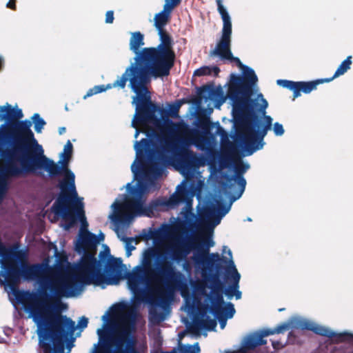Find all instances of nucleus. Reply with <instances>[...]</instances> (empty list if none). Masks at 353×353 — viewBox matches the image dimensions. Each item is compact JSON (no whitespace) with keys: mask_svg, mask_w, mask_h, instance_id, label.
I'll use <instances>...</instances> for the list:
<instances>
[{"mask_svg":"<svg viewBox=\"0 0 353 353\" xmlns=\"http://www.w3.org/2000/svg\"><path fill=\"white\" fill-rule=\"evenodd\" d=\"M214 242L209 241L206 245L204 242H199L194 245V248L197 250L192 257L195 265L202 266L203 278L210 281L212 289L210 299V310L223 308L224 300V283L220 276L223 270V264L228 263V259L221 256L219 253H209V248L213 246Z\"/></svg>","mask_w":353,"mask_h":353,"instance_id":"obj_8","label":"nucleus"},{"mask_svg":"<svg viewBox=\"0 0 353 353\" xmlns=\"http://www.w3.org/2000/svg\"><path fill=\"white\" fill-rule=\"evenodd\" d=\"M272 345L273 348L275 350H281V349H282L283 347H285V345L283 344L279 341H272Z\"/></svg>","mask_w":353,"mask_h":353,"instance_id":"obj_43","label":"nucleus"},{"mask_svg":"<svg viewBox=\"0 0 353 353\" xmlns=\"http://www.w3.org/2000/svg\"><path fill=\"white\" fill-rule=\"evenodd\" d=\"M181 0H165V4L163 8L168 10V11H172V10L180 4Z\"/></svg>","mask_w":353,"mask_h":353,"instance_id":"obj_38","label":"nucleus"},{"mask_svg":"<svg viewBox=\"0 0 353 353\" xmlns=\"http://www.w3.org/2000/svg\"><path fill=\"white\" fill-rule=\"evenodd\" d=\"M59 298L41 292L34 299L30 309L39 339L53 343V353H64V341L76 330L75 322L57 308V304L61 305Z\"/></svg>","mask_w":353,"mask_h":353,"instance_id":"obj_6","label":"nucleus"},{"mask_svg":"<svg viewBox=\"0 0 353 353\" xmlns=\"http://www.w3.org/2000/svg\"><path fill=\"white\" fill-rule=\"evenodd\" d=\"M234 61L242 70L243 75L230 74V82L227 95L232 102L234 117L236 123V135L241 143L243 150L246 155H252L254 152L262 149L265 143L264 137L272 126V118L266 115L268 103L262 94L261 103L258 111L261 114L260 117L254 108L258 105L256 100L250 98L252 88L258 81L255 72L251 68L242 63L238 57L227 58Z\"/></svg>","mask_w":353,"mask_h":353,"instance_id":"obj_1","label":"nucleus"},{"mask_svg":"<svg viewBox=\"0 0 353 353\" xmlns=\"http://www.w3.org/2000/svg\"><path fill=\"white\" fill-rule=\"evenodd\" d=\"M144 45V36L140 32H134L130 39V49L135 54L134 62L131 63L125 70L124 73L119 77L116 85L126 86L129 77L139 76L140 74L152 75V61H143L141 57L143 49L140 48Z\"/></svg>","mask_w":353,"mask_h":353,"instance_id":"obj_14","label":"nucleus"},{"mask_svg":"<svg viewBox=\"0 0 353 353\" xmlns=\"http://www.w3.org/2000/svg\"><path fill=\"white\" fill-rule=\"evenodd\" d=\"M293 326L296 328L307 330L319 336L333 339L336 343H341L353 339V334L348 332L336 333L329 328L319 325L309 320H296Z\"/></svg>","mask_w":353,"mask_h":353,"instance_id":"obj_18","label":"nucleus"},{"mask_svg":"<svg viewBox=\"0 0 353 353\" xmlns=\"http://www.w3.org/2000/svg\"><path fill=\"white\" fill-rule=\"evenodd\" d=\"M139 133H140V130L138 128H137L136 129V132H135V134H134V137L137 138V137L139 134Z\"/></svg>","mask_w":353,"mask_h":353,"instance_id":"obj_51","label":"nucleus"},{"mask_svg":"<svg viewBox=\"0 0 353 353\" xmlns=\"http://www.w3.org/2000/svg\"><path fill=\"white\" fill-rule=\"evenodd\" d=\"M161 353H176V349L173 348L171 351L161 352Z\"/></svg>","mask_w":353,"mask_h":353,"instance_id":"obj_50","label":"nucleus"},{"mask_svg":"<svg viewBox=\"0 0 353 353\" xmlns=\"http://www.w3.org/2000/svg\"><path fill=\"white\" fill-rule=\"evenodd\" d=\"M219 129H221V131H223V129L221 128V127H219Z\"/></svg>","mask_w":353,"mask_h":353,"instance_id":"obj_61","label":"nucleus"},{"mask_svg":"<svg viewBox=\"0 0 353 353\" xmlns=\"http://www.w3.org/2000/svg\"><path fill=\"white\" fill-rule=\"evenodd\" d=\"M23 310H27V307H26V303L23 302Z\"/></svg>","mask_w":353,"mask_h":353,"instance_id":"obj_54","label":"nucleus"},{"mask_svg":"<svg viewBox=\"0 0 353 353\" xmlns=\"http://www.w3.org/2000/svg\"><path fill=\"white\" fill-rule=\"evenodd\" d=\"M228 254L230 259H228V263L225 264L227 265L225 267L223 266V270H225L227 279H230L232 283L225 290L224 293L228 298L231 299L234 296L236 288H239L241 275L232 259V252L230 250H228Z\"/></svg>","mask_w":353,"mask_h":353,"instance_id":"obj_21","label":"nucleus"},{"mask_svg":"<svg viewBox=\"0 0 353 353\" xmlns=\"http://www.w3.org/2000/svg\"><path fill=\"white\" fill-rule=\"evenodd\" d=\"M201 351L199 343L192 345H180L176 353H199Z\"/></svg>","mask_w":353,"mask_h":353,"instance_id":"obj_33","label":"nucleus"},{"mask_svg":"<svg viewBox=\"0 0 353 353\" xmlns=\"http://www.w3.org/2000/svg\"><path fill=\"white\" fill-rule=\"evenodd\" d=\"M99 242L97 235L88 230L80 232L76 250L79 252H84V254L77 268V272L73 276L51 282L49 285L51 292L59 297H70L75 294L79 284L100 285L119 283L123 278L122 261L111 256L108 247L100 252L98 261L95 255Z\"/></svg>","mask_w":353,"mask_h":353,"instance_id":"obj_2","label":"nucleus"},{"mask_svg":"<svg viewBox=\"0 0 353 353\" xmlns=\"http://www.w3.org/2000/svg\"><path fill=\"white\" fill-rule=\"evenodd\" d=\"M273 131L276 136H281L284 134V129L282 124L276 122L273 125Z\"/></svg>","mask_w":353,"mask_h":353,"instance_id":"obj_39","label":"nucleus"},{"mask_svg":"<svg viewBox=\"0 0 353 353\" xmlns=\"http://www.w3.org/2000/svg\"><path fill=\"white\" fill-rule=\"evenodd\" d=\"M226 248H227L226 246L223 247V252H225V250L226 249Z\"/></svg>","mask_w":353,"mask_h":353,"instance_id":"obj_58","label":"nucleus"},{"mask_svg":"<svg viewBox=\"0 0 353 353\" xmlns=\"http://www.w3.org/2000/svg\"><path fill=\"white\" fill-rule=\"evenodd\" d=\"M117 81V79L116 81H114L113 83H112V84L109 83L106 86H105L104 85L94 86L93 88L88 90V91L87 92L85 95H84L83 99H85L88 97H90L94 94L101 93L102 92L105 91L107 89H110L112 88H119L120 89H124L125 88V86L121 87L119 85H116L115 83Z\"/></svg>","mask_w":353,"mask_h":353,"instance_id":"obj_30","label":"nucleus"},{"mask_svg":"<svg viewBox=\"0 0 353 353\" xmlns=\"http://www.w3.org/2000/svg\"><path fill=\"white\" fill-rule=\"evenodd\" d=\"M22 109L0 105V204L10 188L9 179L22 175Z\"/></svg>","mask_w":353,"mask_h":353,"instance_id":"obj_4","label":"nucleus"},{"mask_svg":"<svg viewBox=\"0 0 353 353\" xmlns=\"http://www.w3.org/2000/svg\"><path fill=\"white\" fill-rule=\"evenodd\" d=\"M106 345L105 343L101 344L99 348L95 350L94 353H106Z\"/></svg>","mask_w":353,"mask_h":353,"instance_id":"obj_46","label":"nucleus"},{"mask_svg":"<svg viewBox=\"0 0 353 353\" xmlns=\"http://www.w3.org/2000/svg\"><path fill=\"white\" fill-rule=\"evenodd\" d=\"M52 211L55 215L61 216L65 221L63 228L69 230L79 221L81 223V231L87 228L88 223L84 211V205L81 199L77 196H71L61 203L55 201L52 206Z\"/></svg>","mask_w":353,"mask_h":353,"instance_id":"obj_13","label":"nucleus"},{"mask_svg":"<svg viewBox=\"0 0 353 353\" xmlns=\"http://www.w3.org/2000/svg\"><path fill=\"white\" fill-rule=\"evenodd\" d=\"M0 285L3 287L8 298L14 307L12 327L3 329L5 335L10 338V343L19 342L12 340L11 336L18 338L22 335V248L19 241L8 245L0 239Z\"/></svg>","mask_w":353,"mask_h":353,"instance_id":"obj_5","label":"nucleus"},{"mask_svg":"<svg viewBox=\"0 0 353 353\" xmlns=\"http://www.w3.org/2000/svg\"><path fill=\"white\" fill-rule=\"evenodd\" d=\"M217 10L221 16L223 26L220 40L217 42L216 48L210 52L212 56H219L222 59L232 57L231 35L232 23L230 17L224 8L222 0H216Z\"/></svg>","mask_w":353,"mask_h":353,"instance_id":"obj_17","label":"nucleus"},{"mask_svg":"<svg viewBox=\"0 0 353 353\" xmlns=\"http://www.w3.org/2000/svg\"><path fill=\"white\" fill-rule=\"evenodd\" d=\"M277 84L292 91L293 100L301 96V92L305 94H309L312 90H316L318 85V83L316 80L311 81H292L285 79H279L277 80Z\"/></svg>","mask_w":353,"mask_h":353,"instance_id":"obj_20","label":"nucleus"},{"mask_svg":"<svg viewBox=\"0 0 353 353\" xmlns=\"http://www.w3.org/2000/svg\"><path fill=\"white\" fill-rule=\"evenodd\" d=\"M219 129H221V131H223V129L221 128V127H219Z\"/></svg>","mask_w":353,"mask_h":353,"instance_id":"obj_60","label":"nucleus"},{"mask_svg":"<svg viewBox=\"0 0 353 353\" xmlns=\"http://www.w3.org/2000/svg\"><path fill=\"white\" fill-rule=\"evenodd\" d=\"M162 320H163V318H160V319H159V321H162Z\"/></svg>","mask_w":353,"mask_h":353,"instance_id":"obj_63","label":"nucleus"},{"mask_svg":"<svg viewBox=\"0 0 353 353\" xmlns=\"http://www.w3.org/2000/svg\"><path fill=\"white\" fill-rule=\"evenodd\" d=\"M100 236H101V239H103V238H104L103 234H101Z\"/></svg>","mask_w":353,"mask_h":353,"instance_id":"obj_55","label":"nucleus"},{"mask_svg":"<svg viewBox=\"0 0 353 353\" xmlns=\"http://www.w3.org/2000/svg\"><path fill=\"white\" fill-rule=\"evenodd\" d=\"M28 249L23 246V280L28 278L30 274L33 278H41L45 272V268L41 264H35L31 267H28Z\"/></svg>","mask_w":353,"mask_h":353,"instance_id":"obj_23","label":"nucleus"},{"mask_svg":"<svg viewBox=\"0 0 353 353\" xmlns=\"http://www.w3.org/2000/svg\"><path fill=\"white\" fill-rule=\"evenodd\" d=\"M352 56H348L338 67L335 71L333 77L331 78L320 79H316V81L318 83V85L321 83H328L332 81L334 79L344 74L349 69L352 63Z\"/></svg>","mask_w":353,"mask_h":353,"instance_id":"obj_26","label":"nucleus"},{"mask_svg":"<svg viewBox=\"0 0 353 353\" xmlns=\"http://www.w3.org/2000/svg\"><path fill=\"white\" fill-rule=\"evenodd\" d=\"M171 11L165 9L157 13L154 18V26L157 31L164 30L165 26L170 22L171 19Z\"/></svg>","mask_w":353,"mask_h":353,"instance_id":"obj_27","label":"nucleus"},{"mask_svg":"<svg viewBox=\"0 0 353 353\" xmlns=\"http://www.w3.org/2000/svg\"><path fill=\"white\" fill-rule=\"evenodd\" d=\"M214 92L213 85L206 84L198 88L197 95L201 99H208L210 96L214 94Z\"/></svg>","mask_w":353,"mask_h":353,"instance_id":"obj_32","label":"nucleus"},{"mask_svg":"<svg viewBox=\"0 0 353 353\" xmlns=\"http://www.w3.org/2000/svg\"><path fill=\"white\" fill-rule=\"evenodd\" d=\"M190 247L185 243H183L171 248L172 259L177 263L184 260L190 253Z\"/></svg>","mask_w":353,"mask_h":353,"instance_id":"obj_28","label":"nucleus"},{"mask_svg":"<svg viewBox=\"0 0 353 353\" xmlns=\"http://www.w3.org/2000/svg\"><path fill=\"white\" fill-rule=\"evenodd\" d=\"M151 146L152 142L148 139H142L140 141L135 142L134 150L139 163L136 167L135 162L131 166L132 171L135 174L138 171L143 172L145 175L161 174L162 168L160 161L165 162L168 158L163 152L155 151Z\"/></svg>","mask_w":353,"mask_h":353,"instance_id":"obj_12","label":"nucleus"},{"mask_svg":"<svg viewBox=\"0 0 353 353\" xmlns=\"http://www.w3.org/2000/svg\"><path fill=\"white\" fill-rule=\"evenodd\" d=\"M114 21V12L109 10L105 14V23H112Z\"/></svg>","mask_w":353,"mask_h":353,"instance_id":"obj_41","label":"nucleus"},{"mask_svg":"<svg viewBox=\"0 0 353 353\" xmlns=\"http://www.w3.org/2000/svg\"><path fill=\"white\" fill-rule=\"evenodd\" d=\"M188 191L184 187L178 188L177 192L171 197L172 203L176 204L185 200Z\"/></svg>","mask_w":353,"mask_h":353,"instance_id":"obj_34","label":"nucleus"},{"mask_svg":"<svg viewBox=\"0 0 353 353\" xmlns=\"http://www.w3.org/2000/svg\"><path fill=\"white\" fill-rule=\"evenodd\" d=\"M88 318L85 316H82L80 318L79 321H78L77 326L81 329H84L88 326Z\"/></svg>","mask_w":353,"mask_h":353,"instance_id":"obj_40","label":"nucleus"},{"mask_svg":"<svg viewBox=\"0 0 353 353\" xmlns=\"http://www.w3.org/2000/svg\"><path fill=\"white\" fill-rule=\"evenodd\" d=\"M42 346L44 348V353H53L52 351L51 344L49 343H43Z\"/></svg>","mask_w":353,"mask_h":353,"instance_id":"obj_44","label":"nucleus"},{"mask_svg":"<svg viewBox=\"0 0 353 353\" xmlns=\"http://www.w3.org/2000/svg\"><path fill=\"white\" fill-rule=\"evenodd\" d=\"M182 105V102L176 101V102L169 105L170 115L172 117H176L179 114L180 108Z\"/></svg>","mask_w":353,"mask_h":353,"instance_id":"obj_37","label":"nucleus"},{"mask_svg":"<svg viewBox=\"0 0 353 353\" xmlns=\"http://www.w3.org/2000/svg\"><path fill=\"white\" fill-rule=\"evenodd\" d=\"M144 202L145 201L139 194L137 196L126 199L124 203H114L112 205L114 208L113 220L117 223L126 224L129 223L136 215L150 216L157 203L145 207L143 205Z\"/></svg>","mask_w":353,"mask_h":353,"instance_id":"obj_15","label":"nucleus"},{"mask_svg":"<svg viewBox=\"0 0 353 353\" xmlns=\"http://www.w3.org/2000/svg\"><path fill=\"white\" fill-rule=\"evenodd\" d=\"M296 320H303V319H294L291 321V323H287V322L283 323L277 325L275 328L264 329V330H261V332L259 333V334L260 335V336H261V339H263L264 337L270 336V335L281 333L283 331L288 330L290 327H292V328L296 329V327H294L293 326L294 321ZM299 329L301 330V328H299ZM301 330H303L301 329Z\"/></svg>","mask_w":353,"mask_h":353,"instance_id":"obj_29","label":"nucleus"},{"mask_svg":"<svg viewBox=\"0 0 353 353\" xmlns=\"http://www.w3.org/2000/svg\"><path fill=\"white\" fill-rule=\"evenodd\" d=\"M199 315L193 319L192 323L189 327L190 332L199 335L200 330L203 329L209 331L214 330L217 325L216 320L211 319L204 312H201Z\"/></svg>","mask_w":353,"mask_h":353,"instance_id":"obj_22","label":"nucleus"},{"mask_svg":"<svg viewBox=\"0 0 353 353\" xmlns=\"http://www.w3.org/2000/svg\"><path fill=\"white\" fill-rule=\"evenodd\" d=\"M54 248H55V251L57 252V248L56 246H54Z\"/></svg>","mask_w":353,"mask_h":353,"instance_id":"obj_62","label":"nucleus"},{"mask_svg":"<svg viewBox=\"0 0 353 353\" xmlns=\"http://www.w3.org/2000/svg\"><path fill=\"white\" fill-rule=\"evenodd\" d=\"M174 131L159 139L163 150L172 154V161L184 172H190L200 164V159L188 147L192 144L196 130L187 124H174Z\"/></svg>","mask_w":353,"mask_h":353,"instance_id":"obj_9","label":"nucleus"},{"mask_svg":"<svg viewBox=\"0 0 353 353\" xmlns=\"http://www.w3.org/2000/svg\"><path fill=\"white\" fill-rule=\"evenodd\" d=\"M267 341L264 339H261L259 333H256L248 336L245 339L242 346L240 347V352L246 353L248 351L254 350L259 345H265Z\"/></svg>","mask_w":353,"mask_h":353,"instance_id":"obj_25","label":"nucleus"},{"mask_svg":"<svg viewBox=\"0 0 353 353\" xmlns=\"http://www.w3.org/2000/svg\"><path fill=\"white\" fill-rule=\"evenodd\" d=\"M248 164H245L242 161H239V163H236L234 167V176H229L225 175V179L226 181L225 188L232 189L233 186V182L236 183L239 185V190L235 194H233V200L236 201L239 199L245 189L246 181L243 177V174L247 171L249 168Z\"/></svg>","mask_w":353,"mask_h":353,"instance_id":"obj_19","label":"nucleus"},{"mask_svg":"<svg viewBox=\"0 0 353 353\" xmlns=\"http://www.w3.org/2000/svg\"><path fill=\"white\" fill-rule=\"evenodd\" d=\"M210 312L218 319L221 328L223 329L225 327L227 319L233 317L235 309L232 303H228L223 308L211 310Z\"/></svg>","mask_w":353,"mask_h":353,"instance_id":"obj_24","label":"nucleus"},{"mask_svg":"<svg viewBox=\"0 0 353 353\" xmlns=\"http://www.w3.org/2000/svg\"><path fill=\"white\" fill-rule=\"evenodd\" d=\"M236 299H240L241 298V292L239 290V288H236V291L234 295Z\"/></svg>","mask_w":353,"mask_h":353,"instance_id":"obj_48","label":"nucleus"},{"mask_svg":"<svg viewBox=\"0 0 353 353\" xmlns=\"http://www.w3.org/2000/svg\"><path fill=\"white\" fill-rule=\"evenodd\" d=\"M16 0H9L6 4V7L11 9H15Z\"/></svg>","mask_w":353,"mask_h":353,"instance_id":"obj_47","label":"nucleus"},{"mask_svg":"<svg viewBox=\"0 0 353 353\" xmlns=\"http://www.w3.org/2000/svg\"><path fill=\"white\" fill-rule=\"evenodd\" d=\"M220 72V68L218 66H202L194 72V76L202 77L211 75L212 73L214 77H218Z\"/></svg>","mask_w":353,"mask_h":353,"instance_id":"obj_31","label":"nucleus"},{"mask_svg":"<svg viewBox=\"0 0 353 353\" xmlns=\"http://www.w3.org/2000/svg\"><path fill=\"white\" fill-rule=\"evenodd\" d=\"M159 257L160 254L154 248L146 249L143 254L141 265L135 266L125 276L123 274L122 279H127L129 289L137 296L145 293L141 287V285L150 290L153 284L163 283L165 290L158 289L157 291L159 294L158 301L159 303L163 304L167 302V292H172L176 283L177 272L173 264L168 261L159 263L157 268H154L152 266V261Z\"/></svg>","mask_w":353,"mask_h":353,"instance_id":"obj_7","label":"nucleus"},{"mask_svg":"<svg viewBox=\"0 0 353 353\" xmlns=\"http://www.w3.org/2000/svg\"><path fill=\"white\" fill-rule=\"evenodd\" d=\"M73 152V145L70 141H68L64 146L63 152L61 154V158L71 159Z\"/></svg>","mask_w":353,"mask_h":353,"instance_id":"obj_36","label":"nucleus"},{"mask_svg":"<svg viewBox=\"0 0 353 353\" xmlns=\"http://www.w3.org/2000/svg\"><path fill=\"white\" fill-rule=\"evenodd\" d=\"M144 132L146 134V135H147V136H150V134H149V132H145V131H144Z\"/></svg>","mask_w":353,"mask_h":353,"instance_id":"obj_57","label":"nucleus"},{"mask_svg":"<svg viewBox=\"0 0 353 353\" xmlns=\"http://www.w3.org/2000/svg\"><path fill=\"white\" fill-rule=\"evenodd\" d=\"M65 132V127H61L59 129V132L60 134H62L63 132Z\"/></svg>","mask_w":353,"mask_h":353,"instance_id":"obj_49","label":"nucleus"},{"mask_svg":"<svg viewBox=\"0 0 353 353\" xmlns=\"http://www.w3.org/2000/svg\"><path fill=\"white\" fill-rule=\"evenodd\" d=\"M150 74H140L139 76L129 77V86L136 93L137 99L136 115L132 125L137 128L136 123L143 124L154 118V113L157 107L152 100L148 89V84L151 81Z\"/></svg>","mask_w":353,"mask_h":353,"instance_id":"obj_11","label":"nucleus"},{"mask_svg":"<svg viewBox=\"0 0 353 353\" xmlns=\"http://www.w3.org/2000/svg\"><path fill=\"white\" fill-rule=\"evenodd\" d=\"M6 342V341H4V339L1 337H0V343H4Z\"/></svg>","mask_w":353,"mask_h":353,"instance_id":"obj_53","label":"nucleus"},{"mask_svg":"<svg viewBox=\"0 0 353 353\" xmlns=\"http://www.w3.org/2000/svg\"><path fill=\"white\" fill-rule=\"evenodd\" d=\"M132 241H133V239H132V238H126V239H125V241L126 242V244H127V245H126V247H127V252H126L127 256H130L131 255V252H131V250H132L135 249V248H134V246H131V247H130V246L128 245V244H129L130 243H131Z\"/></svg>","mask_w":353,"mask_h":353,"instance_id":"obj_42","label":"nucleus"},{"mask_svg":"<svg viewBox=\"0 0 353 353\" xmlns=\"http://www.w3.org/2000/svg\"><path fill=\"white\" fill-rule=\"evenodd\" d=\"M161 43L157 47L143 48L141 58L152 61V75L154 78L167 77L174 65L176 55L173 50V40L165 30L158 31Z\"/></svg>","mask_w":353,"mask_h":353,"instance_id":"obj_10","label":"nucleus"},{"mask_svg":"<svg viewBox=\"0 0 353 353\" xmlns=\"http://www.w3.org/2000/svg\"><path fill=\"white\" fill-rule=\"evenodd\" d=\"M32 124L35 132L39 134L42 132L46 122L39 113H34L30 119L23 120V174L31 173L43 176L42 170H45L50 178L63 176L58 184L60 192L55 200L58 203L63 202L71 196H77L75 175L69 169L70 159L61 158L56 163L47 157L43 146L39 143L31 130Z\"/></svg>","mask_w":353,"mask_h":353,"instance_id":"obj_3","label":"nucleus"},{"mask_svg":"<svg viewBox=\"0 0 353 353\" xmlns=\"http://www.w3.org/2000/svg\"><path fill=\"white\" fill-rule=\"evenodd\" d=\"M219 129H221V131H223V129L221 128V127H219Z\"/></svg>","mask_w":353,"mask_h":353,"instance_id":"obj_59","label":"nucleus"},{"mask_svg":"<svg viewBox=\"0 0 353 353\" xmlns=\"http://www.w3.org/2000/svg\"><path fill=\"white\" fill-rule=\"evenodd\" d=\"M99 344L96 350L101 344L106 345V353H139L135 346V340L129 338V333L121 332L114 339L110 333L105 330L98 329Z\"/></svg>","mask_w":353,"mask_h":353,"instance_id":"obj_16","label":"nucleus"},{"mask_svg":"<svg viewBox=\"0 0 353 353\" xmlns=\"http://www.w3.org/2000/svg\"><path fill=\"white\" fill-rule=\"evenodd\" d=\"M288 341L290 343H296V335L293 331L289 332Z\"/></svg>","mask_w":353,"mask_h":353,"instance_id":"obj_45","label":"nucleus"},{"mask_svg":"<svg viewBox=\"0 0 353 353\" xmlns=\"http://www.w3.org/2000/svg\"><path fill=\"white\" fill-rule=\"evenodd\" d=\"M284 310H285L284 308H280V309H279V311L281 312V311H283Z\"/></svg>","mask_w":353,"mask_h":353,"instance_id":"obj_56","label":"nucleus"},{"mask_svg":"<svg viewBox=\"0 0 353 353\" xmlns=\"http://www.w3.org/2000/svg\"><path fill=\"white\" fill-rule=\"evenodd\" d=\"M29 294V292L28 291H25L23 290V299L25 298L26 296H27L28 294Z\"/></svg>","mask_w":353,"mask_h":353,"instance_id":"obj_52","label":"nucleus"},{"mask_svg":"<svg viewBox=\"0 0 353 353\" xmlns=\"http://www.w3.org/2000/svg\"><path fill=\"white\" fill-rule=\"evenodd\" d=\"M234 201L233 196L231 198V202L229 204L224 203L221 201H217L216 212L220 217L224 216L230 210L232 202Z\"/></svg>","mask_w":353,"mask_h":353,"instance_id":"obj_35","label":"nucleus"}]
</instances>
